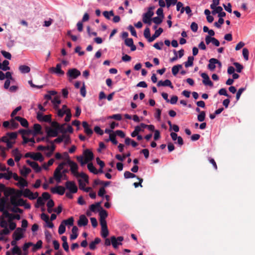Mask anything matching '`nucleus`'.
<instances>
[{"label":"nucleus","mask_w":255,"mask_h":255,"mask_svg":"<svg viewBox=\"0 0 255 255\" xmlns=\"http://www.w3.org/2000/svg\"><path fill=\"white\" fill-rule=\"evenodd\" d=\"M31 169L29 168L26 167L24 166L22 169L20 170V174L26 177L27 175L31 172Z\"/></svg>","instance_id":"obj_27"},{"label":"nucleus","mask_w":255,"mask_h":255,"mask_svg":"<svg viewBox=\"0 0 255 255\" xmlns=\"http://www.w3.org/2000/svg\"><path fill=\"white\" fill-rule=\"evenodd\" d=\"M194 57L193 56H189L188 58L187 61L184 63L185 67L187 68L193 66V65Z\"/></svg>","instance_id":"obj_31"},{"label":"nucleus","mask_w":255,"mask_h":255,"mask_svg":"<svg viewBox=\"0 0 255 255\" xmlns=\"http://www.w3.org/2000/svg\"><path fill=\"white\" fill-rule=\"evenodd\" d=\"M19 70L21 73L25 74L28 73L30 71V68L29 66L26 65H20L19 67Z\"/></svg>","instance_id":"obj_25"},{"label":"nucleus","mask_w":255,"mask_h":255,"mask_svg":"<svg viewBox=\"0 0 255 255\" xmlns=\"http://www.w3.org/2000/svg\"><path fill=\"white\" fill-rule=\"evenodd\" d=\"M164 18L163 17H159V16H156V17H153L152 20V21L156 25H159L160 24V23H161V22H162L163 21V19Z\"/></svg>","instance_id":"obj_38"},{"label":"nucleus","mask_w":255,"mask_h":255,"mask_svg":"<svg viewBox=\"0 0 255 255\" xmlns=\"http://www.w3.org/2000/svg\"><path fill=\"white\" fill-rule=\"evenodd\" d=\"M9 62L8 61L5 60L3 61L2 63V68L1 69L4 71L9 70L10 69V67L8 66Z\"/></svg>","instance_id":"obj_37"},{"label":"nucleus","mask_w":255,"mask_h":255,"mask_svg":"<svg viewBox=\"0 0 255 255\" xmlns=\"http://www.w3.org/2000/svg\"><path fill=\"white\" fill-rule=\"evenodd\" d=\"M100 220H106L108 216V212L102 207L100 208L99 210Z\"/></svg>","instance_id":"obj_24"},{"label":"nucleus","mask_w":255,"mask_h":255,"mask_svg":"<svg viewBox=\"0 0 255 255\" xmlns=\"http://www.w3.org/2000/svg\"><path fill=\"white\" fill-rule=\"evenodd\" d=\"M23 237L22 229L20 228H17L12 235L13 239L16 241H19Z\"/></svg>","instance_id":"obj_6"},{"label":"nucleus","mask_w":255,"mask_h":255,"mask_svg":"<svg viewBox=\"0 0 255 255\" xmlns=\"http://www.w3.org/2000/svg\"><path fill=\"white\" fill-rule=\"evenodd\" d=\"M246 88H240L237 92L236 94V100L238 101L241 97V95L243 93V92L245 91Z\"/></svg>","instance_id":"obj_53"},{"label":"nucleus","mask_w":255,"mask_h":255,"mask_svg":"<svg viewBox=\"0 0 255 255\" xmlns=\"http://www.w3.org/2000/svg\"><path fill=\"white\" fill-rule=\"evenodd\" d=\"M88 223V220L84 215H82L79 217L78 225L80 227L85 226Z\"/></svg>","instance_id":"obj_11"},{"label":"nucleus","mask_w":255,"mask_h":255,"mask_svg":"<svg viewBox=\"0 0 255 255\" xmlns=\"http://www.w3.org/2000/svg\"><path fill=\"white\" fill-rule=\"evenodd\" d=\"M66 163L70 166V170L72 173L75 176L78 172V165L76 163L71 160L70 159L67 160Z\"/></svg>","instance_id":"obj_4"},{"label":"nucleus","mask_w":255,"mask_h":255,"mask_svg":"<svg viewBox=\"0 0 255 255\" xmlns=\"http://www.w3.org/2000/svg\"><path fill=\"white\" fill-rule=\"evenodd\" d=\"M49 72L54 73L59 76H62L64 74V72L61 69V64L58 63L56 65V67H51L49 68Z\"/></svg>","instance_id":"obj_3"},{"label":"nucleus","mask_w":255,"mask_h":255,"mask_svg":"<svg viewBox=\"0 0 255 255\" xmlns=\"http://www.w3.org/2000/svg\"><path fill=\"white\" fill-rule=\"evenodd\" d=\"M144 36L145 38L149 39L150 36V29L148 27H146L144 30L143 33Z\"/></svg>","instance_id":"obj_56"},{"label":"nucleus","mask_w":255,"mask_h":255,"mask_svg":"<svg viewBox=\"0 0 255 255\" xmlns=\"http://www.w3.org/2000/svg\"><path fill=\"white\" fill-rule=\"evenodd\" d=\"M14 119H11L10 121L9 128L11 129H14L18 128L19 125L17 123L15 122Z\"/></svg>","instance_id":"obj_34"},{"label":"nucleus","mask_w":255,"mask_h":255,"mask_svg":"<svg viewBox=\"0 0 255 255\" xmlns=\"http://www.w3.org/2000/svg\"><path fill=\"white\" fill-rule=\"evenodd\" d=\"M185 11L186 13L188 14H189L190 16L191 15V10L190 7L189 6H187L185 7L181 8L180 10L181 13H183L184 11Z\"/></svg>","instance_id":"obj_49"},{"label":"nucleus","mask_w":255,"mask_h":255,"mask_svg":"<svg viewBox=\"0 0 255 255\" xmlns=\"http://www.w3.org/2000/svg\"><path fill=\"white\" fill-rule=\"evenodd\" d=\"M14 120L19 122L20 125L24 128H27L28 127V123L25 119L19 116H16L14 118Z\"/></svg>","instance_id":"obj_15"},{"label":"nucleus","mask_w":255,"mask_h":255,"mask_svg":"<svg viewBox=\"0 0 255 255\" xmlns=\"http://www.w3.org/2000/svg\"><path fill=\"white\" fill-rule=\"evenodd\" d=\"M234 65L236 67V71L240 73L242 72V70L243 69V66L241 64H240L238 62H235V63H234Z\"/></svg>","instance_id":"obj_57"},{"label":"nucleus","mask_w":255,"mask_h":255,"mask_svg":"<svg viewBox=\"0 0 255 255\" xmlns=\"http://www.w3.org/2000/svg\"><path fill=\"white\" fill-rule=\"evenodd\" d=\"M101 236L105 238H106L108 235H109V231L107 228H101Z\"/></svg>","instance_id":"obj_51"},{"label":"nucleus","mask_w":255,"mask_h":255,"mask_svg":"<svg viewBox=\"0 0 255 255\" xmlns=\"http://www.w3.org/2000/svg\"><path fill=\"white\" fill-rule=\"evenodd\" d=\"M111 244H112L114 248H116L118 245H122L121 243H118L117 238L115 236H112L111 238Z\"/></svg>","instance_id":"obj_35"},{"label":"nucleus","mask_w":255,"mask_h":255,"mask_svg":"<svg viewBox=\"0 0 255 255\" xmlns=\"http://www.w3.org/2000/svg\"><path fill=\"white\" fill-rule=\"evenodd\" d=\"M182 65H180V64H178V65L174 66L172 68V74L174 76H176L177 74V73L179 72V69L182 68Z\"/></svg>","instance_id":"obj_29"},{"label":"nucleus","mask_w":255,"mask_h":255,"mask_svg":"<svg viewBox=\"0 0 255 255\" xmlns=\"http://www.w3.org/2000/svg\"><path fill=\"white\" fill-rule=\"evenodd\" d=\"M74 218L73 217H71L67 220L62 221V223H63L65 226H72L74 224Z\"/></svg>","instance_id":"obj_26"},{"label":"nucleus","mask_w":255,"mask_h":255,"mask_svg":"<svg viewBox=\"0 0 255 255\" xmlns=\"http://www.w3.org/2000/svg\"><path fill=\"white\" fill-rule=\"evenodd\" d=\"M87 167L91 172L95 174H97L98 173V170L96 169V168L94 167V166L92 163H88Z\"/></svg>","instance_id":"obj_30"},{"label":"nucleus","mask_w":255,"mask_h":255,"mask_svg":"<svg viewBox=\"0 0 255 255\" xmlns=\"http://www.w3.org/2000/svg\"><path fill=\"white\" fill-rule=\"evenodd\" d=\"M67 75L69 78L76 79L81 75V72L76 68H72L68 70Z\"/></svg>","instance_id":"obj_5"},{"label":"nucleus","mask_w":255,"mask_h":255,"mask_svg":"<svg viewBox=\"0 0 255 255\" xmlns=\"http://www.w3.org/2000/svg\"><path fill=\"white\" fill-rule=\"evenodd\" d=\"M82 126L84 128V131L89 136H91L93 133V131L91 128H90L89 127V125L87 122H82Z\"/></svg>","instance_id":"obj_14"},{"label":"nucleus","mask_w":255,"mask_h":255,"mask_svg":"<svg viewBox=\"0 0 255 255\" xmlns=\"http://www.w3.org/2000/svg\"><path fill=\"white\" fill-rule=\"evenodd\" d=\"M85 159L89 162L92 161L94 158V154L92 151L89 149H86L84 151Z\"/></svg>","instance_id":"obj_10"},{"label":"nucleus","mask_w":255,"mask_h":255,"mask_svg":"<svg viewBox=\"0 0 255 255\" xmlns=\"http://www.w3.org/2000/svg\"><path fill=\"white\" fill-rule=\"evenodd\" d=\"M249 52L247 48H244L243 49V55L246 60H248L249 59Z\"/></svg>","instance_id":"obj_59"},{"label":"nucleus","mask_w":255,"mask_h":255,"mask_svg":"<svg viewBox=\"0 0 255 255\" xmlns=\"http://www.w3.org/2000/svg\"><path fill=\"white\" fill-rule=\"evenodd\" d=\"M6 204V200L4 198H0V211H2L4 209Z\"/></svg>","instance_id":"obj_46"},{"label":"nucleus","mask_w":255,"mask_h":255,"mask_svg":"<svg viewBox=\"0 0 255 255\" xmlns=\"http://www.w3.org/2000/svg\"><path fill=\"white\" fill-rule=\"evenodd\" d=\"M65 187L72 193H76L78 191V188L74 181H67L65 183Z\"/></svg>","instance_id":"obj_2"},{"label":"nucleus","mask_w":255,"mask_h":255,"mask_svg":"<svg viewBox=\"0 0 255 255\" xmlns=\"http://www.w3.org/2000/svg\"><path fill=\"white\" fill-rule=\"evenodd\" d=\"M24 157L26 158L30 157L34 160L39 161L42 162L44 160V157L42 154L40 152L33 153V152H27L25 155Z\"/></svg>","instance_id":"obj_1"},{"label":"nucleus","mask_w":255,"mask_h":255,"mask_svg":"<svg viewBox=\"0 0 255 255\" xmlns=\"http://www.w3.org/2000/svg\"><path fill=\"white\" fill-rule=\"evenodd\" d=\"M157 86L158 87L168 86V87H169L171 89L173 88V86L172 85L171 82L168 79H166L164 81H162L161 80L158 81V82L157 83Z\"/></svg>","instance_id":"obj_13"},{"label":"nucleus","mask_w":255,"mask_h":255,"mask_svg":"<svg viewBox=\"0 0 255 255\" xmlns=\"http://www.w3.org/2000/svg\"><path fill=\"white\" fill-rule=\"evenodd\" d=\"M54 162V159L53 158H51L47 162V163H44L42 166H43V168L45 169V170H47L48 169V166H50L51 165H52L53 163Z\"/></svg>","instance_id":"obj_43"},{"label":"nucleus","mask_w":255,"mask_h":255,"mask_svg":"<svg viewBox=\"0 0 255 255\" xmlns=\"http://www.w3.org/2000/svg\"><path fill=\"white\" fill-rule=\"evenodd\" d=\"M42 242L41 240H39L37 242L36 244L33 245V251L39 250L42 248Z\"/></svg>","instance_id":"obj_39"},{"label":"nucleus","mask_w":255,"mask_h":255,"mask_svg":"<svg viewBox=\"0 0 255 255\" xmlns=\"http://www.w3.org/2000/svg\"><path fill=\"white\" fill-rule=\"evenodd\" d=\"M77 159L79 162H80L82 166L85 165L87 163H88L89 161L85 159H83V157L82 156H77Z\"/></svg>","instance_id":"obj_61"},{"label":"nucleus","mask_w":255,"mask_h":255,"mask_svg":"<svg viewBox=\"0 0 255 255\" xmlns=\"http://www.w3.org/2000/svg\"><path fill=\"white\" fill-rule=\"evenodd\" d=\"M32 133L34 135L41 133V127L39 124H35L33 125V131Z\"/></svg>","instance_id":"obj_17"},{"label":"nucleus","mask_w":255,"mask_h":255,"mask_svg":"<svg viewBox=\"0 0 255 255\" xmlns=\"http://www.w3.org/2000/svg\"><path fill=\"white\" fill-rule=\"evenodd\" d=\"M218 93L220 95H224L227 97H230V96L227 93V90L225 88L221 89L219 91Z\"/></svg>","instance_id":"obj_60"},{"label":"nucleus","mask_w":255,"mask_h":255,"mask_svg":"<svg viewBox=\"0 0 255 255\" xmlns=\"http://www.w3.org/2000/svg\"><path fill=\"white\" fill-rule=\"evenodd\" d=\"M57 129H54L52 128H49L47 130V137H56L58 135V132Z\"/></svg>","instance_id":"obj_16"},{"label":"nucleus","mask_w":255,"mask_h":255,"mask_svg":"<svg viewBox=\"0 0 255 255\" xmlns=\"http://www.w3.org/2000/svg\"><path fill=\"white\" fill-rule=\"evenodd\" d=\"M52 103L54 105V108L55 109L58 108L59 105L61 103V100L59 99V96H56L51 101Z\"/></svg>","instance_id":"obj_23"},{"label":"nucleus","mask_w":255,"mask_h":255,"mask_svg":"<svg viewBox=\"0 0 255 255\" xmlns=\"http://www.w3.org/2000/svg\"><path fill=\"white\" fill-rule=\"evenodd\" d=\"M44 205V202L41 197H38L37 199V202L35 204V207L38 208L39 206H43Z\"/></svg>","instance_id":"obj_58"},{"label":"nucleus","mask_w":255,"mask_h":255,"mask_svg":"<svg viewBox=\"0 0 255 255\" xmlns=\"http://www.w3.org/2000/svg\"><path fill=\"white\" fill-rule=\"evenodd\" d=\"M78 228L76 226H74L72 229V234L70 235V239L71 240H75L78 236Z\"/></svg>","instance_id":"obj_22"},{"label":"nucleus","mask_w":255,"mask_h":255,"mask_svg":"<svg viewBox=\"0 0 255 255\" xmlns=\"http://www.w3.org/2000/svg\"><path fill=\"white\" fill-rule=\"evenodd\" d=\"M51 190L53 193H57L60 195H63L65 192V188L62 186H57L52 188Z\"/></svg>","instance_id":"obj_7"},{"label":"nucleus","mask_w":255,"mask_h":255,"mask_svg":"<svg viewBox=\"0 0 255 255\" xmlns=\"http://www.w3.org/2000/svg\"><path fill=\"white\" fill-rule=\"evenodd\" d=\"M102 202H97L95 204H92L90 206V209L92 212H95L96 208H100L101 207V204Z\"/></svg>","instance_id":"obj_33"},{"label":"nucleus","mask_w":255,"mask_h":255,"mask_svg":"<svg viewBox=\"0 0 255 255\" xmlns=\"http://www.w3.org/2000/svg\"><path fill=\"white\" fill-rule=\"evenodd\" d=\"M224 22V20L223 18H219L218 22H215L214 25L216 27L220 28L221 27V25Z\"/></svg>","instance_id":"obj_48"},{"label":"nucleus","mask_w":255,"mask_h":255,"mask_svg":"<svg viewBox=\"0 0 255 255\" xmlns=\"http://www.w3.org/2000/svg\"><path fill=\"white\" fill-rule=\"evenodd\" d=\"M8 222L9 223V228L10 230L12 231L16 229V223L12 222V220H10V219H9L8 220Z\"/></svg>","instance_id":"obj_55"},{"label":"nucleus","mask_w":255,"mask_h":255,"mask_svg":"<svg viewBox=\"0 0 255 255\" xmlns=\"http://www.w3.org/2000/svg\"><path fill=\"white\" fill-rule=\"evenodd\" d=\"M17 184L19 185L21 187H27L28 186L27 181L21 177L18 180V183H17Z\"/></svg>","instance_id":"obj_36"},{"label":"nucleus","mask_w":255,"mask_h":255,"mask_svg":"<svg viewBox=\"0 0 255 255\" xmlns=\"http://www.w3.org/2000/svg\"><path fill=\"white\" fill-rule=\"evenodd\" d=\"M1 54L6 59L10 60L11 58V54L9 52L4 50L1 51Z\"/></svg>","instance_id":"obj_64"},{"label":"nucleus","mask_w":255,"mask_h":255,"mask_svg":"<svg viewBox=\"0 0 255 255\" xmlns=\"http://www.w3.org/2000/svg\"><path fill=\"white\" fill-rule=\"evenodd\" d=\"M163 29L161 27L159 28L158 29L156 30L154 34L152 35V36L148 39V42H151L154 40L157 37H159L160 35L163 32Z\"/></svg>","instance_id":"obj_12"},{"label":"nucleus","mask_w":255,"mask_h":255,"mask_svg":"<svg viewBox=\"0 0 255 255\" xmlns=\"http://www.w3.org/2000/svg\"><path fill=\"white\" fill-rule=\"evenodd\" d=\"M201 76L203 78V83L205 85H209L210 86H213V83L210 80L208 75L205 73H203L201 74Z\"/></svg>","instance_id":"obj_9"},{"label":"nucleus","mask_w":255,"mask_h":255,"mask_svg":"<svg viewBox=\"0 0 255 255\" xmlns=\"http://www.w3.org/2000/svg\"><path fill=\"white\" fill-rule=\"evenodd\" d=\"M152 18H147L144 16H142V21L143 23L148 24V25H150L151 24V21Z\"/></svg>","instance_id":"obj_62"},{"label":"nucleus","mask_w":255,"mask_h":255,"mask_svg":"<svg viewBox=\"0 0 255 255\" xmlns=\"http://www.w3.org/2000/svg\"><path fill=\"white\" fill-rule=\"evenodd\" d=\"M62 176L63 175L61 172L54 171V178L58 183H60L61 182Z\"/></svg>","instance_id":"obj_28"},{"label":"nucleus","mask_w":255,"mask_h":255,"mask_svg":"<svg viewBox=\"0 0 255 255\" xmlns=\"http://www.w3.org/2000/svg\"><path fill=\"white\" fill-rule=\"evenodd\" d=\"M65 230H66L65 226L63 223H62L61 222V223L60 224V225L59 227V228H58V233L60 235H62L65 233Z\"/></svg>","instance_id":"obj_44"},{"label":"nucleus","mask_w":255,"mask_h":255,"mask_svg":"<svg viewBox=\"0 0 255 255\" xmlns=\"http://www.w3.org/2000/svg\"><path fill=\"white\" fill-rule=\"evenodd\" d=\"M154 9V6H150L148 8L147 11L144 13L142 16L146 17L147 18H151L154 14L153 10Z\"/></svg>","instance_id":"obj_21"},{"label":"nucleus","mask_w":255,"mask_h":255,"mask_svg":"<svg viewBox=\"0 0 255 255\" xmlns=\"http://www.w3.org/2000/svg\"><path fill=\"white\" fill-rule=\"evenodd\" d=\"M209 64L208 65V68L213 71L215 70V68H216V62H217V61H216V59L215 58H212L211 59H210L209 61Z\"/></svg>","instance_id":"obj_18"},{"label":"nucleus","mask_w":255,"mask_h":255,"mask_svg":"<svg viewBox=\"0 0 255 255\" xmlns=\"http://www.w3.org/2000/svg\"><path fill=\"white\" fill-rule=\"evenodd\" d=\"M3 191L5 196H8L15 194V189L12 188H9L7 190L5 189Z\"/></svg>","instance_id":"obj_54"},{"label":"nucleus","mask_w":255,"mask_h":255,"mask_svg":"<svg viewBox=\"0 0 255 255\" xmlns=\"http://www.w3.org/2000/svg\"><path fill=\"white\" fill-rule=\"evenodd\" d=\"M6 135L8 136V138L9 139H15L16 138L17 134L15 132H7L6 133Z\"/></svg>","instance_id":"obj_45"},{"label":"nucleus","mask_w":255,"mask_h":255,"mask_svg":"<svg viewBox=\"0 0 255 255\" xmlns=\"http://www.w3.org/2000/svg\"><path fill=\"white\" fill-rule=\"evenodd\" d=\"M116 135L114 133H110V135H109L110 141L114 144H115V145L118 144V141L116 140Z\"/></svg>","instance_id":"obj_47"},{"label":"nucleus","mask_w":255,"mask_h":255,"mask_svg":"<svg viewBox=\"0 0 255 255\" xmlns=\"http://www.w3.org/2000/svg\"><path fill=\"white\" fill-rule=\"evenodd\" d=\"M66 125V124L59 125V127L58 128V131H59L60 132L62 133V134H66V128H65V126Z\"/></svg>","instance_id":"obj_63"},{"label":"nucleus","mask_w":255,"mask_h":255,"mask_svg":"<svg viewBox=\"0 0 255 255\" xmlns=\"http://www.w3.org/2000/svg\"><path fill=\"white\" fill-rule=\"evenodd\" d=\"M103 14L107 19H110L111 16H114V13L113 10H111L109 11H104L103 12Z\"/></svg>","instance_id":"obj_32"},{"label":"nucleus","mask_w":255,"mask_h":255,"mask_svg":"<svg viewBox=\"0 0 255 255\" xmlns=\"http://www.w3.org/2000/svg\"><path fill=\"white\" fill-rule=\"evenodd\" d=\"M50 143L51 144L50 146H45V150H50V151H51V152H54L55 149V145L53 144V142L52 141H50Z\"/></svg>","instance_id":"obj_42"},{"label":"nucleus","mask_w":255,"mask_h":255,"mask_svg":"<svg viewBox=\"0 0 255 255\" xmlns=\"http://www.w3.org/2000/svg\"><path fill=\"white\" fill-rule=\"evenodd\" d=\"M12 253L13 255H21V252L20 251V249L19 248V247L17 246H15L11 250Z\"/></svg>","instance_id":"obj_40"},{"label":"nucleus","mask_w":255,"mask_h":255,"mask_svg":"<svg viewBox=\"0 0 255 255\" xmlns=\"http://www.w3.org/2000/svg\"><path fill=\"white\" fill-rule=\"evenodd\" d=\"M206 113L204 111H201L197 116V119L199 122H202L205 120Z\"/></svg>","instance_id":"obj_41"},{"label":"nucleus","mask_w":255,"mask_h":255,"mask_svg":"<svg viewBox=\"0 0 255 255\" xmlns=\"http://www.w3.org/2000/svg\"><path fill=\"white\" fill-rule=\"evenodd\" d=\"M26 163L34 170L35 172L38 173L41 171V168L39 166L37 162L35 161H32L30 160H27Z\"/></svg>","instance_id":"obj_8"},{"label":"nucleus","mask_w":255,"mask_h":255,"mask_svg":"<svg viewBox=\"0 0 255 255\" xmlns=\"http://www.w3.org/2000/svg\"><path fill=\"white\" fill-rule=\"evenodd\" d=\"M101 240L99 238H96L95 240L89 244V248L91 250H94L96 249V245L99 244Z\"/></svg>","instance_id":"obj_19"},{"label":"nucleus","mask_w":255,"mask_h":255,"mask_svg":"<svg viewBox=\"0 0 255 255\" xmlns=\"http://www.w3.org/2000/svg\"><path fill=\"white\" fill-rule=\"evenodd\" d=\"M177 0H165L167 7L169 8L171 5L176 4Z\"/></svg>","instance_id":"obj_52"},{"label":"nucleus","mask_w":255,"mask_h":255,"mask_svg":"<svg viewBox=\"0 0 255 255\" xmlns=\"http://www.w3.org/2000/svg\"><path fill=\"white\" fill-rule=\"evenodd\" d=\"M24 197L28 198L30 200H34L33 193H32L29 189L26 188L24 190Z\"/></svg>","instance_id":"obj_20"},{"label":"nucleus","mask_w":255,"mask_h":255,"mask_svg":"<svg viewBox=\"0 0 255 255\" xmlns=\"http://www.w3.org/2000/svg\"><path fill=\"white\" fill-rule=\"evenodd\" d=\"M124 177L125 178H130L136 177V176L135 174L127 171L124 173Z\"/></svg>","instance_id":"obj_50"}]
</instances>
